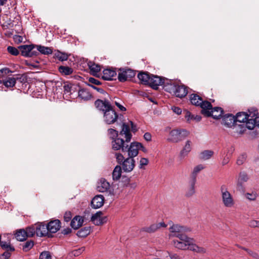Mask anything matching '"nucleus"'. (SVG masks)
Segmentation results:
<instances>
[{"label": "nucleus", "mask_w": 259, "mask_h": 259, "mask_svg": "<svg viewBox=\"0 0 259 259\" xmlns=\"http://www.w3.org/2000/svg\"><path fill=\"white\" fill-rule=\"evenodd\" d=\"M124 135L125 141L121 138L118 137L112 140V148L114 150H121L125 147L127 143H129L132 139V134L130 133L128 125L123 123L122 124V130L119 133V136Z\"/></svg>", "instance_id": "f257e3e1"}, {"label": "nucleus", "mask_w": 259, "mask_h": 259, "mask_svg": "<svg viewBox=\"0 0 259 259\" xmlns=\"http://www.w3.org/2000/svg\"><path fill=\"white\" fill-rule=\"evenodd\" d=\"M164 89L165 91L180 98L185 97L188 94L187 87L177 84L171 80L164 85Z\"/></svg>", "instance_id": "f03ea898"}, {"label": "nucleus", "mask_w": 259, "mask_h": 259, "mask_svg": "<svg viewBox=\"0 0 259 259\" xmlns=\"http://www.w3.org/2000/svg\"><path fill=\"white\" fill-rule=\"evenodd\" d=\"M117 162L122 165L123 170L126 172L132 171L135 166V160L133 158L127 157L125 158L121 153L115 154Z\"/></svg>", "instance_id": "7ed1b4c3"}, {"label": "nucleus", "mask_w": 259, "mask_h": 259, "mask_svg": "<svg viewBox=\"0 0 259 259\" xmlns=\"http://www.w3.org/2000/svg\"><path fill=\"white\" fill-rule=\"evenodd\" d=\"M221 198L224 205L228 208H231L235 204V201L233 196L227 190L225 185H222L220 188Z\"/></svg>", "instance_id": "20e7f679"}, {"label": "nucleus", "mask_w": 259, "mask_h": 259, "mask_svg": "<svg viewBox=\"0 0 259 259\" xmlns=\"http://www.w3.org/2000/svg\"><path fill=\"white\" fill-rule=\"evenodd\" d=\"M141 143L138 142H132L130 145L126 144L125 147L122 149V152L124 155L127 154L128 157L134 158L138 155Z\"/></svg>", "instance_id": "39448f33"}, {"label": "nucleus", "mask_w": 259, "mask_h": 259, "mask_svg": "<svg viewBox=\"0 0 259 259\" xmlns=\"http://www.w3.org/2000/svg\"><path fill=\"white\" fill-rule=\"evenodd\" d=\"M191 103L196 106H200L201 109V113L204 110L208 109L211 107V104L207 101H203L201 97L196 94H192L190 96Z\"/></svg>", "instance_id": "423d86ee"}, {"label": "nucleus", "mask_w": 259, "mask_h": 259, "mask_svg": "<svg viewBox=\"0 0 259 259\" xmlns=\"http://www.w3.org/2000/svg\"><path fill=\"white\" fill-rule=\"evenodd\" d=\"M187 136V132L184 130H173L169 133V137L167 141L177 143L184 139Z\"/></svg>", "instance_id": "0eeeda50"}, {"label": "nucleus", "mask_w": 259, "mask_h": 259, "mask_svg": "<svg viewBox=\"0 0 259 259\" xmlns=\"http://www.w3.org/2000/svg\"><path fill=\"white\" fill-rule=\"evenodd\" d=\"M223 113V110L222 108L219 107L212 108V106L211 108L204 110L202 112V114L206 116H212L214 119H216L222 117Z\"/></svg>", "instance_id": "6e6552de"}, {"label": "nucleus", "mask_w": 259, "mask_h": 259, "mask_svg": "<svg viewBox=\"0 0 259 259\" xmlns=\"http://www.w3.org/2000/svg\"><path fill=\"white\" fill-rule=\"evenodd\" d=\"M118 117V114L112 107L104 113V120L108 124L114 123L117 120Z\"/></svg>", "instance_id": "1a4fd4ad"}, {"label": "nucleus", "mask_w": 259, "mask_h": 259, "mask_svg": "<svg viewBox=\"0 0 259 259\" xmlns=\"http://www.w3.org/2000/svg\"><path fill=\"white\" fill-rule=\"evenodd\" d=\"M135 72L131 69L121 70L118 73V78L121 82H124L127 79H130L135 76Z\"/></svg>", "instance_id": "9d476101"}, {"label": "nucleus", "mask_w": 259, "mask_h": 259, "mask_svg": "<svg viewBox=\"0 0 259 259\" xmlns=\"http://www.w3.org/2000/svg\"><path fill=\"white\" fill-rule=\"evenodd\" d=\"M36 235L38 237H42L48 236V237H52L51 234H49L47 225L40 223L36 224L35 226Z\"/></svg>", "instance_id": "9b49d317"}, {"label": "nucleus", "mask_w": 259, "mask_h": 259, "mask_svg": "<svg viewBox=\"0 0 259 259\" xmlns=\"http://www.w3.org/2000/svg\"><path fill=\"white\" fill-rule=\"evenodd\" d=\"M255 126L259 127V113H252L251 118L246 122V127L249 130H252Z\"/></svg>", "instance_id": "f8f14e48"}, {"label": "nucleus", "mask_w": 259, "mask_h": 259, "mask_svg": "<svg viewBox=\"0 0 259 259\" xmlns=\"http://www.w3.org/2000/svg\"><path fill=\"white\" fill-rule=\"evenodd\" d=\"M61 223L60 220L57 219L51 221L47 225L49 234L56 233L61 228Z\"/></svg>", "instance_id": "ddd939ff"}, {"label": "nucleus", "mask_w": 259, "mask_h": 259, "mask_svg": "<svg viewBox=\"0 0 259 259\" xmlns=\"http://www.w3.org/2000/svg\"><path fill=\"white\" fill-rule=\"evenodd\" d=\"M164 83V80L162 78L157 76L151 74L148 85L154 89H157L159 85Z\"/></svg>", "instance_id": "4468645a"}, {"label": "nucleus", "mask_w": 259, "mask_h": 259, "mask_svg": "<svg viewBox=\"0 0 259 259\" xmlns=\"http://www.w3.org/2000/svg\"><path fill=\"white\" fill-rule=\"evenodd\" d=\"M103 213L101 211H97L96 213L92 215L91 221L95 225H101L104 224L106 221V217H102Z\"/></svg>", "instance_id": "2eb2a0df"}, {"label": "nucleus", "mask_w": 259, "mask_h": 259, "mask_svg": "<svg viewBox=\"0 0 259 259\" xmlns=\"http://www.w3.org/2000/svg\"><path fill=\"white\" fill-rule=\"evenodd\" d=\"M104 197L102 195H96L92 200L91 206L95 209L101 207L104 203Z\"/></svg>", "instance_id": "dca6fc26"}, {"label": "nucleus", "mask_w": 259, "mask_h": 259, "mask_svg": "<svg viewBox=\"0 0 259 259\" xmlns=\"http://www.w3.org/2000/svg\"><path fill=\"white\" fill-rule=\"evenodd\" d=\"M95 105L97 108L103 111L104 113L112 107L110 103L107 100L103 101L98 99L95 101Z\"/></svg>", "instance_id": "f3484780"}, {"label": "nucleus", "mask_w": 259, "mask_h": 259, "mask_svg": "<svg viewBox=\"0 0 259 259\" xmlns=\"http://www.w3.org/2000/svg\"><path fill=\"white\" fill-rule=\"evenodd\" d=\"M166 227V225L164 222H160L157 224H152L149 227H144L142 229V230L149 233H152L161 227L165 228Z\"/></svg>", "instance_id": "a211bd4d"}, {"label": "nucleus", "mask_w": 259, "mask_h": 259, "mask_svg": "<svg viewBox=\"0 0 259 259\" xmlns=\"http://www.w3.org/2000/svg\"><path fill=\"white\" fill-rule=\"evenodd\" d=\"M252 113H250L249 115L245 112H239L238 113L236 116H235V125L237 124V122L239 123H245V125H246V122L249 119V117H251V115Z\"/></svg>", "instance_id": "6ab92c4d"}, {"label": "nucleus", "mask_w": 259, "mask_h": 259, "mask_svg": "<svg viewBox=\"0 0 259 259\" xmlns=\"http://www.w3.org/2000/svg\"><path fill=\"white\" fill-rule=\"evenodd\" d=\"M110 187V183L105 179L101 178L98 183L97 189L99 192H105L109 189Z\"/></svg>", "instance_id": "aec40b11"}, {"label": "nucleus", "mask_w": 259, "mask_h": 259, "mask_svg": "<svg viewBox=\"0 0 259 259\" xmlns=\"http://www.w3.org/2000/svg\"><path fill=\"white\" fill-rule=\"evenodd\" d=\"M222 124L228 127L235 125V116L232 114H226L223 117Z\"/></svg>", "instance_id": "412c9836"}, {"label": "nucleus", "mask_w": 259, "mask_h": 259, "mask_svg": "<svg viewBox=\"0 0 259 259\" xmlns=\"http://www.w3.org/2000/svg\"><path fill=\"white\" fill-rule=\"evenodd\" d=\"M116 75L117 74L115 70L110 69H106L103 71L102 78L105 80H112L114 79Z\"/></svg>", "instance_id": "4be33fe9"}, {"label": "nucleus", "mask_w": 259, "mask_h": 259, "mask_svg": "<svg viewBox=\"0 0 259 259\" xmlns=\"http://www.w3.org/2000/svg\"><path fill=\"white\" fill-rule=\"evenodd\" d=\"M35 48V45H22L19 47L22 56L28 57L31 50Z\"/></svg>", "instance_id": "5701e85b"}, {"label": "nucleus", "mask_w": 259, "mask_h": 259, "mask_svg": "<svg viewBox=\"0 0 259 259\" xmlns=\"http://www.w3.org/2000/svg\"><path fill=\"white\" fill-rule=\"evenodd\" d=\"M188 249L199 253H204L206 252V249L205 248L199 246L194 243L193 238L191 240V241L189 243Z\"/></svg>", "instance_id": "b1692460"}, {"label": "nucleus", "mask_w": 259, "mask_h": 259, "mask_svg": "<svg viewBox=\"0 0 259 259\" xmlns=\"http://www.w3.org/2000/svg\"><path fill=\"white\" fill-rule=\"evenodd\" d=\"M169 230L171 233H173L174 234L185 233L190 231L189 228H187L184 226H180L178 224H174L172 225L169 228Z\"/></svg>", "instance_id": "393cba45"}, {"label": "nucleus", "mask_w": 259, "mask_h": 259, "mask_svg": "<svg viewBox=\"0 0 259 259\" xmlns=\"http://www.w3.org/2000/svg\"><path fill=\"white\" fill-rule=\"evenodd\" d=\"M196 181L194 180H190L189 182V187L186 191V196L187 197L192 196L195 193V184Z\"/></svg>", "instance_id": "a878e982"}, {"label": "nucleus", "mask_w": 259, "mask_h": 259, "mask_svg": "<svg viewBox=\"0 0 259 259\" xmlns=\"http://www.w3.org/2000/svg\"><path fill=\"white\" fill-rule=\"evenodd\" d=\"M234 150V148L231 147L230 150H228L227 153H224L222 154L221 164L222 166H225L229 162L230 159V155L231 154Z\"/></svg>", "instance_id": "bb28decb"}, {"label": "nucleus", "mask_w": 259, "mask_h": 259, "mask_svg": "<svg viewBox=\"0 0 259 259\" xmlns=\"http://www.w3.org/2000/svg\"><path fill=\"white\" fill-rule=\"evenodd\" d=\"M205 166L201 164L197 165L196 166H195L193 169V171H192L190 180L196 181V177L198 174H199V172L201 170H203Z\"/></svg>", "instance_id": "cd10ccee"}, {"label": "nucleus", "mask_w": 259, "mask_h": 259, "mask_svg": "<svg viewBox=\"0 0 259 259\" xmlns=\"http://www.w3.org/2000/svg\"><path fill=\"white\" fill-rule=\"evenodd\" d=\"M35 48L39 52V53L44 55H50L53 53L52 49L48 47H45L41 45H35Z\"/></svg>", "instance_id": "c85d7f7f"}, {"label": "nucleus", "mask_w": 259, "mask_h": 259, "mask_svg": "<svg viewBox=\"0 0 259 259\" xmlns=\"http://www.w3.org/2000/svg\"><path fill=\"white\" fill-rule=\"evenodd\" d=\"M172 244L178 249L182 250L188 249V245L185 241L174 240L172 241Z\"/></svg>", "instance_id": "c756f323"}, {"label": "nucleus", "mask_w": 259, "mask_h": 259, "mask_svg": "<svg viewBox=\"0 0 259 259\" xmlns=\"http://www.w3.org/2000/svg\"><path fill=\"white\" fill-rule=\"evenodd\" d=\"M15 237L17 240L19 241H23L25 240L27 238V233L24 229H20L17 230L15 234Z\"/></svg>", "instance_id": "7c9ffc66"}, {"label": "nucleus", "mask_w": 259, "mask_h": 259, "mask_svg": "<svg viewBox=\"0 0 259 259\" xmlns=\"http://www.w3.org/2000/svg\"><path fill=\"white\" fill-rule=\"evenodd\" d=\"M151 74L146 72H140L138 75L139 80L144 84H148Z\"/></svg>", "instance_id": "2f4dec72"}, {"label": "nucleus", "mask_w": 259, "mask_h": 259, "mask_svg": "<svg viewBox=\"0 0 259 259\" xmlns=\"http://www.w3.org/2000/svg\"><path fill=\"white\" fill-rule=\"evenodd\" d=\"M78 97L81 99L87 101L91 98L92 95L87 90L82 89L78 91Z\"/></svg>", "instance_id": "473e14b6"}, {"label": "nucleus", "mask_w": 259, "mask_h": 259, "mask_svg": "<svg viewBox=\"0 0 259 259\" xmlns=\"http://www.w3.org/2000/svg\"><path fill=\"white\" fill-rule=\"evenodd\" d=\"M213 151L212 150H206L201 152L199 154V157L201 159L206 160L210 159L213 155Z\"/></svg>", "instance_id": "72a5a7b5"}, {"label": "nucleus", "mask_w": 259, "mask_h": 259, "mask_svg": "<svg viewBox=\"0 0 259 259\" xmlns=\"http://www.w3.org/2000/svg\"><path fill=\"white\" fill-rule=\"evenodd\" d=\"M0 245L3 249L6 251H14L15 248L12 246L10 243V241H0Z\"/></svg>", "instance_id": "f704fd0d"}, {"label": "nucleus", "mask_w": 259, "mask_h": 259, "mask_svg": "<svg viewBox=\"0 0 259 259\" xmlns=\"http://www.w3.org/2000/svg\"><path fill=\"white\" fill-rule=\"evenodd\" d=\"M122 169L120 165H116L112 172L113 180L114 181L118 180L121 175Z\"/></svg>", "instance_id": "c9c22d12"}, {"label": "nucleus", "mask_w": 259, "mask_h": 259, "mask_svg": "<svg viewBox=\"0 0 259 259\" xmlns=\"http://www.w3.org/2000/svg\"><path fill=\"white\" fill-rule=\"evenodd\" d=\"M173 236L176 237L179 239V240L185 241L189 245V243L191 241L192 238L188 237L184 233H180L174 234L172 235Z\"/></svg>", "instance_id": "e433bc0d"}, {"label": "nucleus", "mask_w": 259, "mask_h": 259, "mask_svg": "<svg viewBox=\"0 0 259 259\" xmlns=\"http://www.w3.org/2000/svg\"><path fill=\"white\" fill-rule=\"evenodd\" d=\"M90 232L91 228L89 227H85L78 230L76 235L79 237L83 238L90 234Z\"/></svg>", "instance_id": "4c0bfd02"}, {"label": "nucleus", "mask_w": 259, "mask_h": 259, "mask_svg": "<svg viewBox=\"0 0 259 259\" xmlns=\"http://www.w3.org/2000/svg\"><path fill=\"white\" fill-rule=\"evenodd\" d=\"M191 142L189 140L186 142L184 147L180 153V155L182 157H185L190 152L191 150Z\"/></svg>", "instance_id": "58836bf2"}, {"label": "nucleus", "mask_w": 259, "mask_h": 259, "mask_svg": "<svg viewBox=\"0 0 259 259\" xmlns=\"http://www.w3.org/2000/svg\"><path fill=\"white\" fill-rule=\"evenodd\" d=\"M186 119L187 121L195 120L196 121H199L201 119V116L200 115H194L192 114L190 111H187L185 115Z\"/></svg>", "instance_id": "ea45409f"}, {"label": "nucleus", "mask_w": 259, "mask_h": 259, "mask_svg": "<svg viewBox=\"0 0 259 259\" xmlns=\"http://www.w3.org/2000/svg\"><path fill=\"white\" fill-rule=\"evenodd\" d=\"M59 71L60 73L65 75H70L73 72V69L71 68L64 66H60Z\"/></svg>", "instance_id": "a19ab883"}, {"label": "nucleus", "mask_w": 259, "mask_h": 259, "mask_svg": "<svg viewBox=\"0 0 259 259\" xmlns=\"http://www.w3.org/2000/svg\"><path fill=\"white\" fill-rule=\"evenodd\" d=\"M3 81V84L7 88L13 87L16 84V79L14 77H8Z\"/></svg>", "instance_id": "79ce46f5"}, {"label": "nucleus", "mask_w": 259, "mask_h": 259, "mask_svg": "<svg viewBox=\"0 0 259 259\" xmlns=\"http://www.w3.org/2000/svg\"><path fill=\"white\" fill-rule=\"evenodd\" d=\"M85 250L84 247H81L79 248L74 249L69 253V255L71 257L78 256L81 254Z\"/></svg>", "instance_id": "37998d69"}, {"label": "nucleus", "mask_w": 259, "mask_h": 259, "mask_svg": "<svg viewBox=\"0 0 259 259\" xmlns=\"http://www.w3.org/2000/svg\"><path fill=\"white\" fill-rule=\"evenodd\" d=\"M108 133L110 138H111L112 140L118 138V136H119L118 131L113 128L108 129Z\"/></svg>", "instance_id": "c03bdc74"}, {"label": "nucleus", "mask_w": 259, "mask_h": 259, "mask_svg": "<svg viewBox=\"0 0 259 259\" xmlns=\"http://www.w3.org/2000/svg\"><path fill=\"white\" fill-rule=\"evenodd\" d=\"M34 245V242L32 241H28L24 243L22 246V249L24 251H29Z\"/></svg>", "instance_id": "a18cd8bd"}, {"label": "nucleus", "mask_w": 259, "mask_h": 259, "mask_svg": "<svg viewBox=\"0 0 259 259\" xmlns=\"http://www.w3.org/2000/svg\"><path fill=\"white\" fill-rule=\"evenodd\" d=\"M56 57L60 61H64L68 59V55L64 53L58 52L55 54Z\"/></svg>", "instance_id": "49530a36"}, {"label": "nucleus", "mask_w": 259, "mask_h": 259, "mask_svg": "<svg viewBox=\"0 0 259 259\" xmlns=\"http://www.w3.org/2000/svg\"><path fill=\"white\" fill-rule=\"evenodd\" d=\"M27 237H33L36 234L35 227H28L25 230Z\"/></svg>", "instance_id": "de8ad7c7"}, {"label": "nucleus", "mask_w": 259, "mask_h": 259, "mask_svg": "<svg viewBox=\"0 0 259 259\" xmlns=\"http://www.w3.org/2000/svg\"><path fill=\"white\" fill-rule=\"evenodd\" d=\"M91 71L94 73H98L101 70L100 65L95 64H89Z\"/></svg>", "instance_id": "09e8293b"}, {"label": "nucleus", "mask_w": 259, "mask_h": 259, "mask_svg": "<svg viewBox=\"0 0 259 259\" xmlns=\"http://www.w3.org/2000/svg\"><path fill=\"white\" fill-rule=\"evenodd\" d=\"M7 51L10 54L14 56H17L19 54V50L14 47L9 46L7 48Z\"/></svg>", "instance_id": "8fccbe9b"}, {"label": "nucleus", "mask_w": 259, "mask_h": 259, "mask_svg": "<svg viewBox=\"0 0 259 259\" xmlns=\"http://www.w3.org/2000/svg\"><path fill=\"white\" fill-rule=\"evenodd\" d=\"M246 157H247L246 154L245 153H243V154L240 155L238 157V158L237 160V162H236L237 164L239 165H241L242 164H243V163L246 160Z\"/></svg>", "instance_id": "3c124183"}, {"label": "nucleus", "mask_w": 259, "mask_h": 259, "mask_svg": "<svg viewBox=\"0 0 259 259\" xmlns=\"http://www.w3.org/2000/svg\"><path fill=\"white\" fill-rule=\"evenodd\" d=\"M39 259H52V256L50 252L44 251L40 254Z\"/></svg>", "instance_id": "603ef678"}, {"label": "nucleus", "mask_w": 259, "mask_h": 259, "mask_svg": "<svg viewBox=\"0 0 259 259\" xmlns=\"http://www.w3.org/2000/svg\"><path fill=\"white\" fill-rule=\"evenodd\" d=\"M164 253V256H165V258L169 256L170 259H180V257L176 253H171L168 251L165 252Z\"/></svg>", "instance_id": "864d4df0"}, {"label": "nucleus", "mask_w": 259, "mask_h": 259, "mask_svg": "<svg viewBox=\"0 0 259 259\" xmlns=\"http://www.w3.org/2000/svg\"><path fill=\"white\" fill-rule=\"evenodd\" d=\"M248 180V177L246 173L244 172H241L240 173L238 180L243 182H247Z\"/></svg>", "instance_id": "5fc2aeb1"}, {"label": "nucleus", "mask_w": 259, "mask_h": 259, "mask_svg": "<svg viewBox=\"0 0 259 259\" xmlns=\"http://www.w3.org/2000/svg\"><path fill=\"white\" fill-rule=\"evenodd\" d=\"M149 160L147 158H142L140 160V168H142L144 166L147 165L148 164Z\"/></svg>", "instance_id": "6e6d98bb"}, {"label": "nucleus", "mask_w": 259, "mask_h": 259, "mask_svg": "<svg viewBox=\"0 0 259 259\" xmlns=\"http://www.w3.org/2000/svg\"><path fill=\"white\" fill-rule=\"evenodd\" d=\"M70 225L74 229H77L79 228V225L77 224L75 217L71 220Z\"/></svg>", "instance_id": "4d7b16f0"}, {"label": "nucleus", "mask_w": 259, "mask_h": 259, "mask_svg": "<svg viewBox=\"0 0 259 259\" xmlns=\"http://www.w3.org/2000/svg\"><path fill=\"white\" fill-rule=\"evenodd\" d=\"M72 218V214L70 211L66 212L64 215V221L66 222H69Z\"/></svg>", "instance_id": "13d9d810"}, {"label": "nucleus", "mask_w": 259, "mask_h": 259, "mask_svg": "<svg viewBox=\"0 0 259 259\" xmlns=\"http://www.w3.org/2000/svg\"><path fill=\"white\" fill-rule=\"evenodd\" d=\"M246 197L248 199L250 200H254L256 198L255 194L249 193H246Z\"/></svg>", "instance_id": "bf43d9fd"}, {"label": "nucleus", "mask_w": 259, "mask_h": 259, "mask_svg": "<svg viewBox=\"0 0 259 259\" xmlns=\"http://www.w3.org/2000/svg\"><path fill=\"white\" fill-rule=\"evenodd\" d=\"M113 102H114L115 104L116 105L117 107H118V108L120 109V111H124L126 110V108L124 106H123L120 104V103H119L117 101H116V100L113 101Z\"/></svg>", "instance_id": "052dcab7"}, {"label": "nucleus", "mask_w": 259, "mask_h": 259, "mask_svg": "<svg viewBox=\"0 0 259 259\" xmlns=\"http://www.w3.org/2000/svg\"><path fill=\"white\" fill-rule=\"evenodd\" d=\"M89 81L90 83H92L95 85H99L101 84V82L99 80L93 77H90L89 79Z\"/></svg>", "instance_id": "680f3d73"}, {"label": "nucleus", "mask_w": 259, "mask_h": 259, "mask_svg": "<svg viewBox=\"0 0 259 259\" xmlns=\"http://www.w3.org/2000/svg\"><path fill=\"white\" fill-rule=\"evenodd\" d=\"M249 226L252 227L259 228V221L256 220H252L249 222Z\"/></svg>", "instance_id": "e2e57ef3"}, {"label": "nucleus", "mask_w": 259, "mask_h": 259, "mask_svg": "<svg viewBox=\"0 0 259 259\" xmlns=\"http://www.w3.org/2000/svg\"><path fill=\"white\" fill-rule=\"evenodd\" d=\"M243 183V182H241L238 180L237 183V188L238 190L240 191H244Z\"/></svg>", "instance_id": "0e129e2a"}, {"label": "nucleus", "mask_w": 259, "mask_h": 259, "mask_svg": "<svg viewBox=\"0 0 259 259\" xmlns=\"http://www.w3.org/2000/svg\"><path fill=\"white\" fill-rule=\"evenodd\" d=\"M91 87L92 88H93L94 90H96L97 91H98V92H99L101 94H107L106 92L102 88H98L93 85H91Z\"/></svg>", "instance_id": "69168bd1"}, {"label": "nucleus", "mask_w": 259, "mask_h": 259, "mask_svg": "<svg viewBox=\"0 0 259 259\" xmlns=\"http://www.w3.org/2000/svg\"><path fill=\"white\" fill-rule=\"evenodd\" d=\"M12 252V251L5 250V251L2 254V256L4 257L5 259H9L11 255V252Z\"/></svg>", "instance_id": "338daca9"}, {"label": "nucleus", "mask_w": 259, "mask_h": 259, "mask_svg": "<svg viewBox=\"0 0 259 259\" xmlns=\"http://www.w3.org/2000/svg\"><path fill=\"white\" fill-rule=\"evenodd\" d=\"M172 110L174 111V112L176 113L178 115H179L182 113L181 109L178 107L174 106L172 107Z\"/></svg>", "instance_id": "774afa93"}]
</instances>
